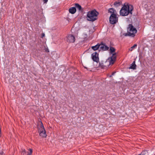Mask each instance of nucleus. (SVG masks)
Here are the masks:
<instances>
[{
  "label": "nucleus",
  "mask_w": 155,
  "mask_h": 155,
  "mask_svg": "<svg viewBox=\"0 0 155 155\" xmlns=\"http://www.w3.org/2000/svg\"><path fill=\"white\" fill-rule=\"evenodd\" d=\"M69 12L71 14H74L76 11V8L75 7H72L70 8L69 10Z\"/></svg>",
  "instance_id": "4468645a"
},
{
  "label": "nucleus",
  "mask_w": 155,
  "mask_h": 155,
  "mask_svg": "<svg viewBox=\"0 0 155 155\" xmlns=\"http://www.w3.org/2000/svg\"><path fill=\"white\" fill-rule=\"evenodd\" d=\"M146 151L145 150L143 151L140 154L141 155H143L146 154Z\"/></svg>",
  "instance_id": "b1692460"
},
{
  "label": "nucleus",
  "mask_w": 155,
  "mask_h": 155,
  "mask_svg": "<svg viewBox=\"0 0 155 155\" xmlns=\"http://www.w3.org/2000/svg\"><path fill=\"white\" fill-rule=\"evenodd\" d=\"M67 41L69 43H74L75 41V37L72 35H68L66 37Z\"/></svg>",
  "instance_id": "39448f33"
},
{
  "label": "nucleus",
  "mask_w": 155,
  "mask_h": 155,
  "mask_svg": "<svg viewBox=\"0 0 155 155\" xmlns=\"http://www.w3.org/2000/svg\"><path fill=\"white\" fill-rule=\"evenodd\" d=\"M137 65L135 64V61L134 60L131 64V66L129 68L130 69H133V70L135 69Z\"/></svg>",
  "instance_id": "2eb2a0df"
},
{
  "label": "nucleus",
  "mask_w": 155,
  "mask_h": 155,
  "mask_svg": "<svg viewBox=\"0 0 155 155\" xmlns=\"http://www.w3.org/2000/svg\"><path fill=\"white\" fill-rule=\"evenodd\" d=\"M114 73H114V72H112V73L111 75H110V77H111L112 76V75H114Z\"/></svg>",
  "instance_id": "cd10ccee"
},
{
  "label": "nucleus",
  "mask_w": 155,
  "mask_h": 155,
  "mask_svg": "<svg viewBox=\"0 0 155 155\" xmlns=\"http://www.w3.org/2000/svg\"><path fill=\"white\" fill-rule=\"evenodd\" d=\"M32 149L29 148L28 149V151L27 153V155H31L32 153Z\"/></svg>",
  "instance_id": "412c9836"
},
{
  "label": "nucleus",
  "mask_w": 155,
  "mask_h": 155,
  "mask_svg": "<svg viewBox=\"0 0 155 155\" xmlns=\"http://www.w3.org/2000/svg\"><path fill=\"white\" fill-rule=\"evenodd\" d=\"M92 59L94 61L98 63L99 62V58H98V54L95 52L91 54Z\"/></svg>",
  "instance_id": "423d86ee"
},
{
  "label": "nucleus",
  "mask_w": 155,
  "mask_h": 155,
  "mask_svg": "<svg viewBox=\"0 0 155 155\" xmlns=\"http://www.w3.org/2000/svg\"><path fill=\"white\" fill-rule=\"evenodd\" d=\"M100 44H97V45L95 46H92L91 48L94 51H96L98 49L100 48Z\"/></svg>",
  "instance_id": "a211bd4d"
},
{
  "label": "nucleus",
  "mask_w": 155,
  "mask_h": 155,
  "mask_svg": "<svg viewBox=\"0 0 155 155\" xmlns=\"http://www.w3.org/2000/svg\"><path fill=\"white\" fill-rule=\"evenodd\" d=\"M84 68H85L86 69H87V70H88V69L87 67L84 66Z\"/></svg>",
  "instance_id": "c756f323"
},
{
  "label": "nucleus",
  "mask_w": 155,
  "mask_h": 155,
  "mask_svg": "<svg viewBox=\"0 0 155 155\" xmlns=\"http://www.w3.org/2000/svg\"><path fill=\"white\" fill-rule=\"evenodd\" d=\"M45 34L44 33H42L41 35V38H43V37H45Z\"/></svg>",
  "instance_id": "bb28decb"
},
{
  "label": "nucleus",
  "mask_w": 155,
  "mask_h": 155,
  "mask_svg": "<svg viewBox=\"0 0 155 155\" xmlns=\"http://www.w3.org/2000/svg\"><path fill=\"white\" fill-rule=\"evenodd\" d=\"M106 62H106L104 63H99V67L102 69H106L109 66V65H106L105 64L106 63Z\"/></svg>",
  "instance_id": "ddd939ff"
},
{
  "label": "nucleus",
  "mask_w": 155,
  "mask_h": 155,
  "mask_svg": "<svg viewBox=\"0 0 155 155\" xmlns=\"http://www.w3.org/2000/svg\"><path fill=\"white\" fill-rule=\"evenodd\" d=\"M100 45L99 48L103 51L107 50L109 49V47L104 44H103V42H101V43L100 44Z\"/></svg>",
  "instance_id": "1a4fd4ad"
},
{
  "label": "nucleus",
  "mask_w": 155,
  "mask_h": 155,
  "mask_svg": "<svg viewBox=\"0 0 155 155\" xmlns=\"http://www.w3.org/2000/svg\"><path fill=\"white\" fill-rule=\"evenodd\" d=\"M75 7L77 8L78 9L79 11H82L83 9L82 8L81 6L78 3H75Z\"/></svg>",
  "instance_id": "dca6fc26"
},
{
  "label": "nucleus",
  "mask_w": 155,
  "mask_h": 155,
  "mask_svg": "<svg viewBox=\"0 0 155 155\" xmlns=\"http://www.w3.org/2000/svg\"><path fill=\"white\" fill-rule=\"evenodd\" d=\"M118 21V18L116 14H111L109 18V21L110 24H115Z\"/></svg>",
  "instance_id": "20e7f679"
},
{
  "label": "nucleus",
  "mask_w": 155,
  "mask_h": 155,
  "mask_svg": "<svg viewBox=\"0 0 155 155\" xmlns=\"http://www.w3.org/2000/svg\"><path fill=\"white\" fill-rule=\"evenodd\" d=\"M137 44H134L133 46L131 47L129 49V50L131 51H132L134 49L136 48L137 47Z\"/></svg>",
  "instance_id": "4be33fe9"
},
{
  "label": "nucleus",
  "mask_w": 155,
  "mask_h": 155,
  "mask_svg": "<svg viewBox=\"0 0 155 155\" xmlns=\"http://www.w3.org/2000/svg\"><path fill=\"white\" fill-rule=\"evenodd\" d=\"M3 152H1V153H0V154L1 155H3Z\"/></svg>",
  "instance_id": "c85d7f7f"
},
{
  "label": "nucleus",
  "mask_w": 155,
  "mask_h": 155,
  "mask_svg": "<svg viewBox=\"0 0 155 155\" xmlns=\"http://www.w3.org/2000/svg\"><path fill=\"white\" fill-rule=\"evenodd\" d=\"M38 133L39 136L42 137H47V135L45 130H44L41 131Z\"/></svg>",
  "instance_id": "9b49d317"
},
{
  "label": "nucleus",
  "mask_w": 155,
  "mask_h": 155,
  "mask_svg": "<svg viewBox=\"0 0 155 155\" xmlns=\"http://www.w3.org/2000/svg\"><path fill=\"white\" fill-rule=\"evenodd\" d=\"M38 132L39 133L41 131L44 130H45L44 127L41 121L40 124H38L37 126Z\"/></svg>",
  "instance_id": "9d476101"
},
{
  "label": "nucleus",
  "mask_w": 155,
  "mask_h": 155,
  "mask_svg": "<svg viewBox=\"0 0 155 155\" xmlns=\"http://www.w3.org/2000/svg\"><path fill=\"white\" fill-rule=\"evenodd\" d=\"M117 56L116 53H113L112 56L110 58V59L109 61V65L113 64L116 60Z\"/></svg>",
  "instance_id": "0eeeda50"
},
{
  "label": "nucleus",
  "mask_w": 155,
  "mask_h": 155,
  "mask_svg": "<svg viewBox=\"0 0 155 155\" xmlns=\"http://www.w3.org/2000/svg\"><path fill=\"white\" fill-rule=\"evenodd\" d=\"M38 133L39 136L42 137H47V135L45 130H44L41 131Z\"/></svg>",
  "instance_id": "f8f14e48"
},
{
  "label": "nucleus",
  "mask_w": 155,
  "mask_h": 155,
  "mask_svg": "<svg viewBox=\"0 0 155 155\" xmlns=\"http://www.w3.org/2000/svg\"><path fill=\"white\" fill-rule=\"evenodd\" d=\"M45 51L47 52H49V50L48 48H46L45 49Z\"/></svg>",
  "instance_id": "393cba45"
},
{
  "label": "nucleus",
  "mask_w": 155,
  "mask_h": 155,
  "mask_svg": "<svg viewBox=\"0 0 155 155\" xmlns=\"http://www.w3.org/2000/svg\"><path fill=\"white\" fill-rule=\"evenodd\" d=\"M137 31V30L132 24H130L128 25L127 28V33L124 34L125 36H130L134 37Z\"/></svg>",
  "instance_id": "f03ea898"
},
{
  "label": "nucleus",
  "mask_w": 155,
  "mask_h": 155,
  "mask_svg": "<svg viewBox=\"0 0 155 155\" xmlns=\"http://www.w3.org/2000/svg\"><path fill=\"white\" fill-rule=\"evenodd\" d=\"M21 154L22 155H27V154L25 150H23L21 151Z\"/></svg>",
  "instance_id": "5701e85b"
},
{
  "label": "nucleus",
  "mask_w": 155,
  "mask_h": 155,
  "mask_svg": "<svg viewBox=\"0 0 155 155\" xmlns=\"http://www.w3.org/2000/svg\"><path fill=\"white\" fill-rule=\"evenodd\" d=\"M108 12L111 14H116V11L113 8H110L108 9Z\"/></svg>",
  "instance_id": "f3484780"
},
{
  "label": "nucleus",
  "mask_w": 155,
  "mask_h": 155,
  "mask_svg": "<svg viewBox=\"0 0 155 155\" xmlns=\"http://www.w3.org/2000/svg\"><path fill=\"white\" fill-rule=\"evenodd\" d=\"M133 9L134 8L132 5H129L128 4L125 5L124 4L120 11V14L123 16H127L129 13L132 14V11Z\"/></svg>",
  "instance_id": "f257e3e1"
},
{
  "label": "nucleus",
  "mask_w": 155,
  "mask_h": 155,
  "mask_svg": "<svg viewBox=\"0 0 155 155\" xmlns=\"http://www.w3.org/2000/svg\"><path fill=\"white\" fill-rule=\"evenodd\" d=\"M98 13L95 10L89 11L87 15V20L90 21H93L97 19V16Z\"/></svg>",
  "instance_id": "7ed1b4c3"
},
{
  "label": "nucleus",
  "mask_w": 155,
  "mask_h": 155,
  "mask_svg": "<svg viewBox=\"0 0 155 155\" xmlns=\"http://www.w3.org/2000/svg\"><path fill=\"white\" fill-rule=\"evenodd\" d=\"M116 49L112 47H110V53L111 54L114 53L115 52Z\"/></svg>",
  "instance_id": "aec40b11"
},
{
  "label": "nucleus",
  "mask_w": 155,
  "mask_h": 155,
  "mask_svg": "<svg viewBox=\"0 0 155 155\" xmlns=\"http://www.w3.org/2000/svg\"><path fill=\"white\" fill-rule=\"evenodd\" d=\"M121 3V2L120 1H118L115 2L114 3V5L115 6L118 7L120 5Z\"/></svg>",
  "instance_id": "6ab92c4d"
},
{
  "label": "nucleus",
  "mask_w": 155,
  "mask_h": 155,
  "mask_svg": "<svg viewBox=\"0 0 155 155\" xmlns=\"http://www.w3.org/2000/svg\"><path fill=\"white\" fill-rule=\"evenodd\" d=\"M117 56L116 53H113L112 56L110 58V59L109 61V65L113 64L116 60Z\"/></svg>",
  "instance_id": "6e6552de"
},
{
  "label": "nucleus",
  "mask_w": 155,
  "mask_h": 155,
  "mask_svg": "<svg viewBox=\"0 0 155 155\" xmlns=\"http://www.w3.org/2000/svg\"><path fill=\"white\" fill-rule=\"evenodd\" d=\"M48 0H43L44 3H46L48 2Z\"/></svg>",
  "instance_id": "a878e982"
}]
</instances>
